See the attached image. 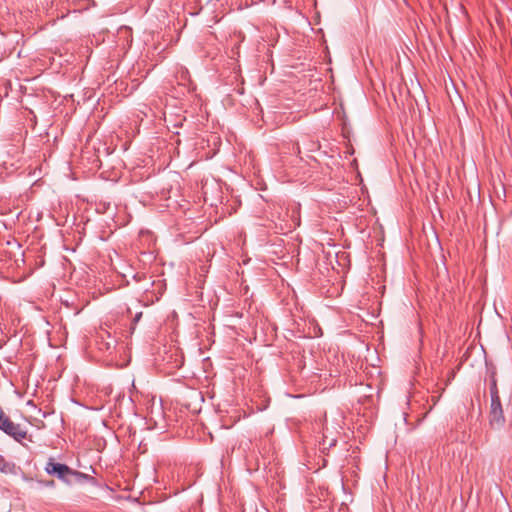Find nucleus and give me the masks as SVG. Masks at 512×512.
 <instances>
[{"label":"nucleus","instance_id":"obj_1","mask_svg":"<svg viewBox=\"0 0 512 512\" xmlns=\"http://www.w3.org/2000/svg\"><path fill=\"white\" fill-rule=\"evenodd\" d=\"M45 470L50 475H56L60 480L67 483L78 482L87 476L81 472L74 471L65 464L57 463L52 458L46 464Z\"/></svg>","mask_w":512,"mask_h":512},{"label":"nucleus","instance_id":"obj_2","mask_svg":"<svg viewBox=\"0 0 512 512\" xmlns=\"http://www.w3.org/2000/svg\"><path fill=\"white\" fill-rule=\"evenodd\" d=\"M489 422L494 428H501L505 424V417L500 399H491Z\"/></svg>","mask_w":512,"mask_h":512},{"label":"nucleus","instance_id":"obj_3","mask_svg":"<svg viewBox=\"0 0 512 512\" xmlns=\"http://www.w3.org/2000/svg\"><path fill=\"white\" fill-rule=\"evenodd\" d=\"M18 470L19 468L13 462H8L3 458L0 459V471L2 473L15 475Z\"/></svg>","mask_w":512,"mask_h":512},{"label":"nucleus","instance_id":"obj_4","mask_svg":"<svg viewBox=\"0 0 512 512\" xmlns=\"http://www.w3.org/2000/svg\"><path fill=\"white\" fill-rule=\"evenodd\" d=\"M177 79L179 80V84L187 86L189 91L194 89V87H191L192 82L190 81L189 73L187 70H181L177 75Z\"/></svg>","mask_w":512,"mask_h":512},{"label":"nucleus","instance_id":"obj_5","mask_svg":"<svg viewBox=\"0 0 512 512\" xmlns=\"http://www.w3.org/2000/svg\"><path fill=\"white\" fill-rule=\"evenodd\" d=\"M490 398L491 399H500V396H499V390H498V387H497V380H496V377L495 375L493 374L490 378Z\"/></svg>","mask_w":512,"mask_h":512},{"label":"nucleus","instance_id":"obj_6","mask_svg":"<svg viewBox=\"0 0 512 512\" xmlns=\"http://www.w3.org/2000/svg\"><path fill=\"white\" fill-rule=\"evenodd\" d=\"M141 317H142V312L136 313L133 318V324L138 323L140 321Z\"/></svg>","mask_w":512,"mask_h":512}]
</instances>
